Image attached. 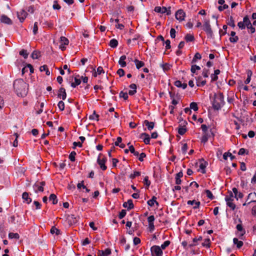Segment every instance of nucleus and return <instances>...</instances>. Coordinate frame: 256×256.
<instances>
[{"instance_id": "13", "label": "nucleus", "mask_w": 256, "mask_h": 256, "mask_svg": "<svg viewBox=\"0 0 256 256\" xmlns=\"http://www.w3.org/2000/svg\"><path fill=\"white\" fill-rule=\"evenodd\" d=\"M140 138H143L144 142L146 144H148L150 142V137L148 134L146 133H142L140 134Z\"/></svg>"}, {"instance_id": "5", "label": "nucleus", "mask_w": 256, "mask_h": 256, "mask_svg": "<svg viewBox=\"0 0 256 256\" xmlns=\"http://www.w3.org/2000/svg\"><path fill=\"white\" fill-rule=\"evenodd\" d=\"M45 185V182H39L36 183L33 186V188L34 190V192L36 193H38V192H42L44 191V188L43 186Z\"/></svg>"}, {"instance_id": "12", "label": "nucleus", "mask_w": 256, "mask_h": 256, "mask_svg": "<svg viewBox=\"0 0 256 256\" xmlns=\"http://www.w3.org/2000/svg\"><path fill=\"white\" fill-rule=\"evenodd\" d=\"M58 96V98H62L63 100H64L66 98V94L64 88H60Z\"/></svg>"}, {"instance_id": "21", "label": "nucleus", "mask_w": 256, "mask_h": 256, "mask_svg": "<svg viewBox=\"0 0 256 256\" xmlns=\"http://www.w3.org/2000/svg\"><path fill=\"white\" fill-rule=\"evenodd\" d=\"M22 198L24 200V202L27 204H30L32 202V198L28 196V194L26 192H24L22 194Z\"/></svg>"}, {"instance_id": "14", "label": "nucleus", "mask_w": 256, "mask_h": 256, "mask_svg": "<svg viewBox=\"0 0 256 256\" xmlns=\"http://www.w3.org/2000/svg\"><path fill=\"white\" fill-rule=\"evenodd\" d=\"M123 206L125 208H127L128 210H131L133 208L134 206L132 203V200L130 199L128 200L127 202H124L123 204Z\"/></svg>"}, {"instance_id": "27", "label": "nucleus", "mask_w": 256, "mask_h": 256, "mask_svg": "<svg viewBox=\"0 0 256 256\" xmlns=\"http://www.w3.org/2000/svg\"><path fill=\"white\" fill-rule=\"evenodd\" d=\"M111 253V251L109 248H106L104 250L99 251L98 256H108Z\"/></svg>"}, {"instance_id": "45", "label": "nucleus", "mask_w": 256, "mask_h": 256, "mask_svg": "<svg viewBox=\"0 0 256 256\" xmlns=\"http://www.w3.org/2000/svg\"><path fill=\"white\" fill-rule=\"evenodd\" d=\"M200 70V68L199 66H196V65H192V66L190 70L192 74H196V70Z\"/></svg>"}, {"instance_id": "20", "label": "nucleus", "mask_w": 256, "mask_h": 256, "mask_svg": "<svg viewBox=\"0 0 256 256\" xmlns=\"http://www.w3.org/2000/svg\"><path fill=\"white\" fill-rule=\"evenodd\" d=\"M232 192L234 194V198L238 200L239 198H242L243 197V194L242 192H238V190L236 188H234L232 189Z\"/></svg>"}, {"instance_id": "2", "label": "nucleus", "mask_w": 256, "mask_h": 256, "mask_svg": "<svg viewBox=\"0 0 256 256\" xmlns=\"http://www.w3.org/2000/svg\"><path fill=\"white\" fill-rule=\"evenodd\" d=\"M224 96L222 93L215 94L212 102V106L214 110H218L224 105Z\"/></svg>"}, {"instance_id": "7", "label": "nucleus", "mask_w": 256, "mask_h": 256, "mask_svg": "<svg viewBox=\"0 0 256 256\" xmlns=\"http://www.w3.org/2000/svg\"><path fill=\"white\" fill-rule=\"evenodd\" d=\"M244 22L246 24V26L248 29L250 30V32L252 34L254 33L255 32V28L252 27L250 21L248 16H246L244 18Z\"/></svg>"}, {"instance_id": "37", "label": "nucleus", "mask_w": 256, "mask_h": 256, "mask_svg": "<svg viewBox=\"0 0 256 256\" xmlns=\"http://www.w3.org/2000/svg\"><path fill=\"white\" fill-rule=\"evenodd\" d=\"M194 40V36L191 34H187L185 36V40L186 42H193Z\"/></svg>"}, {"instance_id": "44", "label": "nucleus", "mask_w": 256, "mask_h": 256, "mask_svg": "<svg viewBox=\"0 0 256 256\" xmlns=\"http://www.w3.org/2000/svg\"><path fill=\"white\" fill-rule=\"evenodd\" d=\"M201 58H202V56H201L200 54L198 52H196L194 54V57L192 58V63L196 62L197 60H200V59H201Z\"/></svg>"}, {"instance_id": "28", "label": "nucleus", "mask_w": 256, "mask_h": 256, "mask_svg": "<svg viewBox=\"0 0 256 256\" xmlns=\"http://www.w3.org/2000/svg\"><path fill=\"white\" fill-rule=\"evenodd\" d=\"M225 200L226 202L227 206L230 207L232 210H234L236 208V205L231 201L230 199L225 198Z\"/></svg>"}, {"instance_id": "15", "label": "nucleus", "mask_w": 256, "mask_h": 256, "mask_svg": "<svg viewBox=\"0 0 256 256\" xmlns=\"http://www.w3.org/2000/svg\"><path fill=\"white\" fill-rule=\"evenodd\" d=\"M0 21L6 24H12V21L11 20L8 18L6 15H2L0 18Z\"/></svg>"}, {"instance_id": "55", "label": "nucleus", "mask_w": 256, "mask_h": 256, "mask_svg": "<svg viewBox=\"0 0 256 256\" xmlns=\"http://www.w3.org/2000/svg\"><path fill=\"white\" fill-rule=\"evenodd\" d=\"M20 55L22 56L24 58H27L28 56V53L27 52V51L24 50H22L20 52Z\"/></svg>"}, {"instance_id": "19", "label": "nucleus", "mask_w": 256, "mask_h": 256, "mask_svg": "<svg viewBox=\"0 0 256 256\" xmlns=\"http://www.w3.org/2000/svg\"><path fill=\"white\" fill-rule=\"evenodd\" d=\"M144 124L147 126L148 130H152L154 126V122H150L148 120H145L144 122Z\"/></svg>"}, {"instance_id": "3", "label": "nucleus", "mask_w": 256, "mask_h": 256, "mask_svg": "<svg viewBox=\"0 0 256 256\" xmlns=\"http://www.w3.org/2000/svg\"><path fill=\"white\" fill-rule=\"evenodd\" d=\"M202 28L209 36L212 37V36L213 32L208 20H204Z\"/></svg>"}, {"instance_id": "10", "label": "nucleus", "mask_w": 256, "mask_h": 256, "mask_svg": "<svg viewBox=\"0 0 256 256\" xmlns=\"http://www.w3.org/2000/svg\"><path fill=\"white\" fill-rule=\"evenodd\" d=\"M185 15V12H184L183 10H179L176 12L175 14V16L176 20H178L180 22H181L184 20Z\"/></svg>"}, {"instance_id": "41", "label": "nucleus", "mask_w": 256, "mask_h": 256, "mask_svg": "<svg viewBox=\"0 0 256 256\" xmlns=\"http://www.w3.org/2000/svg\"><path fill=\"white\" fill-rule=\"evenodd\" d=\"M186 131V129L184 126H180L178 128V133L180 135H183Z\"/></svg>"}, {"instance_id": "63", "label": "nucleus", "mask_w": 256, "mask_h": 256, "mask_svg": "<svg viewBox=\"0 0 256 256\" xmlns=\"http://www.w3.org/2000/svg\"><path fill=\"white\" fill-rule=\"evenodd\" d=\"M144 183L147 187H148L150 186V182L148 180V176H146L144 178Z\"/></svg>"}, {"instance_id": "35", "label": "nucleus", "mask_w": 256, "mask_h": 256, "mask_svg": "<svg viewBox=\"0 0 256 256\" xmlns=\"http://www.w3.org/2000/svg\"><path fill=\"white\" fill-rule=\"evenodd\" d=\"M236 229L238 232H240V235L241 236H244V234H245V230L243 228L241 224H237Z\"/></svg>"}, {"instance_id": "22", "label": "nucleus", "mask_w": 256, "mask_h": 256, "mask_svg": "<svg viewBox=\"0 0 256 256\" xmlns=\"http://www.w3.org/2000/svg\"><path fill=\"white\" fill-rule=\"evenodd\" d=\"M154 11L158 13L165 14L167 12V10L166 8L164 6H156L154 8Z\"/></svg>"}, {"instance_id": "4", "label": "nucleus", "mask_w": 256, "mask_h": 256, "mask_svg": "<svg viewBox=\"0 0 256 256\" xmlns=\"http://www.w3.org/2000/svg\"><path fill=\"white\" fill-rule=\"evenodd\" d=\"M150 251L152 256H162V251L158 246H154L151 247Z\"/></svg>"}, {"instance_id": "59", "label": "nucleus", "mask_w": 256, "mask_h": 256, "mask_svg": "<svg viewBox=\"0 0 256 256\" xmlns=\"http://www.w3.org/2000/svg\"><path fill=\"white\" fill-rule=\"evenodd\" d=\"M38 22H35L34 24L33 30H32L34 34L36 35L38 33Z\"/></svg>"}, {"instance_id": "46", "label": "nucleus", "mask_w": 256, "mask_h": 256, "mask_svg": "<svg viewBox=\"0 0 256 256\" xmlns=\"http://www.w3.org/2000/svg\"><path fill=\"white\" fill-rule=\"evenodd\" d=\"M181 144L182 146V148H181L182 152L183 154H186V151L188 150V144L186 143H184V144L182 143Z\"/></svg>"}, {"instance_id": "34", "label": "nucleus", "mask_w": 256, "mask_h": 256, "mask_svg": "<svg viewBox=\"0 0 256 256\" xmlns=\"http://www.w3.org/2000/svg\"><path fill=\"white\" fill-rule=\"evenodd\" d=\"M49 200L52 202L54 204H56L58 203V199L56 195L54 194H51L49 197Z\"/></svg>"}, {"instance_id": "64", "label": "nucleus", "mask_w": 256, "mask_h": 256, "mask_svg": "<svg viewBox=\"0 0 256 256\" xmlns=\"http://www.w3.org/2000/svg\"><path fill=\"white\" fill-rule=\"evenodd\" d=\"M117 74L120 76V77H122L124 75V71L122 68H120L117 71Z\"/></svg>"}, {"instance_id": "57", "label": "nucleus", "mask_w": 256, "mask_h": 256, "mask_svg": "<svg viewBox=\"0 0 256 256\" xmlns=\"http://www.w3.org/2000/svg\"><path fill=\"white\" fill-rule=\"evenodd\" d=\"M126 210H122L119 214V215H118L119 218L122 219L123 218H124L125 216L126 215Z\"/></svg>"}, {"instance_id": "17", "label": "nucleus", "mask_w": 256, "mask_h": 256, "mask_svg": "<svg viewBox=\"0 0 256 256\" xmlns=\"http://www.w3.org/2000/svg\"><path fill=\"white\" fill-rule=\"evenodd\" d=\"M187 204L188 205H194L193 208L197 209L199 208L200 203V202H196L195 200H188L187 202Z\"/></svg>"}, {"instance_id": "54", "label": "nucleus", "mask_w": 256, "mask_h": 256, "mask_svg": "<svg viewBox=\"0 0 256 256\" xmlns=\"http://www.w3.org/2000/svg\"><path fill=\"white\" fill-rule=\"evenodd\" d=\"M98 116L96 114L95 112H94L90 116L89 118L91 120H98Z\"/></svg>"}, {"instance_id": "38", "label": "nucleus", "mask_w": 256, "mask_h": 256, "mask_svg": "<svg viewBox=\"0 0 256 256\" xmlns=\"http://www.w3.org/2000/svg\"><path fill=\"white\" fill-rule=\"evenodd\" d=\"M40 70L41 72H46V74L48 76H49L50 74V72L48 70V66L46 65L41 66L40 68Z\"/></svg>"}, {"instance_id": "43", "label": "nucleus", "mask_w": 256, "mask_h": 256, "mask_svg": "<svg viewBox=\"0 0 256 256\" xmlns=\"http://www.w3.org/2000/svg\"><path fill=\"white\" fill-rule=\"evenodd\" d=\"M190 110H193L194 111H196L198 110V104L195 102H192L190 104Z\"/></svg>"}, {"instance_id": "49", "label": "nucleus", "mask_w": 256, "mask_h": 256, "mask_svg": "<svg viewBox=\"0 0 256 256\" xmlns=\"http://www.w3.org/2000/svg\"><path fill=\"white\" fill-rule=\"evenodd\" d=\"M120 97L122 98L124 100H126L128 98V93L126 92H124L122 91H121L120 93Z\"/></svg>"}, {"instance_id": "53", "label": "nucleus", "mask_w": 256, "mask_h": 256, "mask_svg": "<svg viewBox=\"0 0 256 256\" xmlns=\"http://www.w3.org/2000/svg\"><path fill=\"white\" fill-rule=\"evenodd\" d=\"M238 28L242 30H244L246 28V24L244 22V20H243V22H240L238 24Z\"/></svg>"}, {"instance_id": "52", "label": "nucleus", "mask_w": 256, "mask_h": 256, "mask_svg": "<svg viewBox=\"0 0 256 256\" xmlns=\"http://www.w3.org/2000/svg\"><path fill=\"white\" fill-rule=\"evenodd\" d=\"M40 56V52L37 51H34L32 54L31 56L34 59H37L38 58V56Z\"/></svg>"}, {"instance_id": "18", "label": "nucleus", "mask_w": 256, "mask_h": 256, "mask_svg": "<svg viewBox=\"0 0 256 256\" xmlns=\"http://www.w3.org/2000/svg\"><path fill=\"white\" fill-rule=\"evenodd\" d=\"M126 57L125 55L122 56L120 60H118V64L121 67L124 68L126 66V64L125 62V60H126Z\"/></svg>"}, {"instance_id": "51", "label": "nucleus", "mask_w": 256, "mask_h": 256, "mask_svg": "<svg viewBox=\"0 0 256 256\" xmlns=\"http://www.w3.org/2000/svg\"><path fill=\"white\" fill-rule=\"evenodd\" d=\"M76 155V152L74 151L72 152L69 155V158L72 162H74L75 160V156Z\"/></svg>"}, {"instance_id": "31", "label": "nucleus", "mask_w": 256, "mask_h": 256, "mask_svg": "<svg viewBox=\"0 0 256 256\" xmlns=\"http://www.w3.org/2000/svg\"><path fill=\"white\" fill-rule=\"evenodd\" d=\"M210 136V135L208 133L204 134L201 138V142L204 144L208 142Z\"/></svg>"}, {"instance_id": "56", "label": "nucleus", "mask_w": 256, "mask_h": 256, "mask_svg": "<svg viewBox=\"0 0 256 256\" xmlns=\"http://www.w3.org/2000/svg\"><path fill=\"white\" fill-rule=\"evenodd\" d=\"M170 244V242L168 241V240H166L165 241L162 245H161V246L160 247L162 249V250H164L165 249L167 246H169V244Z\"/></svg>"}, {"instance_id": "60", "label": "nucleus", "mask_w": 256, "mask_h": 256, "mask_svg": "<svg viewBox=\"0 0 256 256\" xmlns=\"http://www.w3.org/2000/svg\"><path fill=\"white\" fill-rule=\"evenodd\" d=\"M206 168V162H202L200 164V169L202 170V173H204L205 172V168Z\"/></svg>"}, {"instance_id": "39", "label": "nucleus", "mask_w": 256, "mask_h": 256, "mask_svg": "<svg viewBox=\"0 0 256 256\" xmlns=\"http://www.w3.org/2000/svg\"><path fill=\"white\" fill-rule=\"evenodd\" d=\"M8 238L10 239H18L20 236L18 233L10 232L8 234Z\"/></svg>"}, {"instance_id": "6", "label": "nucleus", "mask_w": 256, "mask_h": 256, "mask_svg": "<svg viewBox=\"0 0 256 256\" xmlns=\"http://www.w3.org/2000/svg\"><path fill=\"white\" fill-rule=\"evenodd\" d=\"M101 156L102 154H100L98 158L97 162L98 164L100 165V168L102 170H105L106 169V166L105 165L106 159V158H101Z\"/></svg>"}, {"instance_id": "29", "label": "nucleus", "mask_w": 256, "mask_h": 256, "mask_svg": "<svg viewBox=\"0 0 256 256\" xmlns=\"http://www.w3.org/2000/svg\"><path fill=\"white\" fill-rule=\"evenodd\" d=\"M160 66L162 68L163 70L166 72L170 70L172 66L168 63H165L160 64Z\"/></svg>"}, {"instance_id": "50", "label": "nucleus", "mask_w": 256, "mask_h": 256, "mask_svg": "<svg viewBox=\"0 0 256 256\" xmlns=\"http://www.w3.org/2000/svg\"><path fill=\"white\" fill-rule=\"evenodd\" d=\"M228 24L232 28L235 27L236 26H235V24H234V21L232 16L230 17V18L228 20Z\"/></svg>"}, {"instance_id": "8", "label": "nucleus", "mask_w": 256, "mask_h": 256, "mask_svg": "<svg viewBox=\"0 0 256 256\" xmlns=\"http://www.w3.org/2000/svg\"><path fill=\"white\" fill-rule=\"evenodd\" d=\"M69 41L67 38L64 36H61L60 38V48L64 50L66 49V46L68 45Z\"/></svg>"}, {"instance_id": "33", "label": "nucleus", "mask_w": 256, "mask_h": 256, "mask_svg": "<svg viewBox=\"0 0 256 256\" xmlns=\"http://www.w3.org/2000/svg\"><path fill=\"white\" fill-rule=\"evenodd\" d=\"M109 45L112 48H115L118 45V42L116 39H112L110 40Z\"/></svg>"}, {"instance_id": "58", "label": "nucleus", "mask_w": 256, "mask_h": 256, "mask_svg": "<svg viewBox=\"0 0 256 256\" xmlns=\"http://www.w3.org/2000/svg\"><path fill=\"white\" fill-rule=\"evenodd\" d=\"M140 172H137V171H136L134 172L133 174H132L130 176V178H131V179H134V178H135L136 176H140Z\"/></svg>"}, {"instance_id": "32", "label": "nucleus", "mask_w": 256, "mask_h": 256, "mask_svg": "<svg viewBox=\"0 0 256 256\" xmlns=\"http://www.w3.org/2000/svg\"><path fill=\"white\" fill-rule=\"evenodd\" d=\"M233 242L234 244L236 245L238 248H240L243 245V242L241 240H238L237 238H234L233 239Z\"/></svg>"}, {"instance_id": "1", "label": "nucleus", "mask_w": 256, "mask_h": 256, "mask_svg": "<svg viewBox=\"0 0 256 256\" xmlns=\"http://www.w3.org/2000/svg\"><path fill=\"white\" fill-rule=\"evenodd\" d=\"M14 92L18 96H26L28 92V84L22 78L16 80L13 83Z\"/></svg>"}, {"instance_id": "11", "label": "nucleus", "mask_w": 256, "mask_h": 256, "mask_svg": "<svg viewBox=\"0 0 256 256\" xmlns=\"http://www.w3.org/2000/svg\"><path fill=\"white\" fill-rule=\"evenodd\" d=\"M28 15L27 12L24 10L17 12V16L20 22H23Z\"/></svg>"}, {"instance_id": "16", "label": "nucleus", "mask_w": 256, "mask_h": 256, "mask_svg": "<svg viewBox=\"0 0 256 256\" xmlns=\"http://www.w3.org/2000/svg\"><path fill=\"white\" fill-rule=\"evenodd\" d=\"M236 32L234 31H232L230 32V41L232 43H236L238 40V36H236Z\"/></svg>"}, {"instance_id": "36", "label": "nucleus", "mask_w": 256, "mask_h": 256, "mask_svg": "<svg viewBox=\"0 0 256 256\" xmlns=\"http://www.w3.org/2000/svg\"><path fill=\"white\" fill-rule=\"evenodd\" d=\"M134 62L135 63L136 68L138 69H140V68L142 67L144 64V62L140 61L138 60H135Z\"/></svg>"}, {"instance_id": "48", "label": "nucleus", "mask_w": 256, "mask_h": 256, "mask_svg": "<svg viewBox=\"0 0 256 256\" xmlns=\"http://www.w3.org/2000/svg\"><path fill=\"white\" fill-rule=\"evenodd\" d=\"M228 156H230V158L231 160H233V158H234V156L232 155V154L231 153H230V152H225L224 153V154H223V158L224 160H226L228 159Z\"/></svg>"}, {"instance_id": "23", "label": "nucleus", "mask_w": 256, "mask_h": 256, "mask_svg": "<svg viewBox=\"0 0 256 256\" xmlns=\"http://www.w3.org/2000/svg\"><path fill=\"white\" fill-rule=\"evenodd\" d=\"M130 88L131 90H130L128 92V94L130 96H132L136 92V86L134 84H130Z\"/></svg>"}, {"instance_id": "25", "label": "nucleus", "mask_w": 256, "mask_h": 256, "mask_svg": "<svg viewBox=\"0 0 256 256\" xmlns=\"http://www.w3.org/2000/svg\"><path fill=\"white\" fill-rule=\"evenodd\" d=\"M174 86L178 88H182L183 90H184L187 87L186 84H182L180 80L176 81L174 82Z\"/></svg>"}, {"instance_id": "47", "label": "nucleus", "mask_w": 256, "mask_h": 256, "mask_svg": "<svg viewBox=\"0 0 256 256\" xmlns=\"http://www.w3.org/2000/svg\"><path fill=\"white\" fill-rule=\"evenodd\" d=\"M58 106L60 111H62L64 110V103L62 100L58 102Z\"/></svg>"}, {"instance_id": "40", "label": "nucleus", "mask_w": 256, "mask_h": 256, "mask_svg": "<svg viewBox=\"0 0 256 256\" xmlns=\"http://www.w3.org/2000/svg\"><path fill=\"white\" fill-rule=\"evenodd\" d=\"M252 75V72L251 70H248V72H247V78L246 79V80H245L244 82V83L246 84H248L250 83V80H251V76Z\"/></svg>"}, {"instance_id": "62", "label": "nucleus", "mask_w": 256, "mask_h": 256, "mask_svg": "<svg viewBox=\"0 0 256 256\" xmlns=\"http://www.w3.org/2000/svg\"><path fill=\"white\" fill-rule=\"evenodd\" d=\"M206 192L208 198L210 200H212L214 198L213 194L210 190H206Z\"/></svg>"}, {"instance_id": "42", "label": "nucleus", "mask_w": 256, "mask_h": 256, "mask_svg": "<svg viewBox=\"0 0 256 256\" xmlns=\"http://www.w3.org/2000/svg\"><path fill=\"white\" fill-rule=\"evenodd\" d=\"M50 232L52 234H55L57 236L59 235L60 234V230H59L54 226H52L51 228Z\"/></svg>"}, {"instance_id": "26", "label": "nucleus", "mask_w": 256, "mask_h": 256, "mask_svg": "<svg viewBox=\"0 0 256 256\" xmlns=\"http://www.w3.org/2000/svg\"><path fill=\"white\" fill-rule=\"evenodd\" d=\"M156 198L154 196L152 199L148 200L147 202L148 204L150 206H152L156 204L157 206H158V203L156 200Z\"/></svg>"}, {"instance_id": "9", "label": "nucleus", "mask_w": 256, "mask_h": 256, "mask_svg": "<svg viewBox=\"0 0 256 256\" xmlns=\"http://www.w3.org/2000/svg\"><path fill=\"white\" fill-rule=\"evenodd\" d=\"M155 218L154 216H150L148 218V228L150 232H152L154 230V221Z\"/></svg>"}, {"instance_id": "30", "label": "nucleus", "mask_w": 256, "mask_h": 256, "mask_svg": "<svg viewBox=\"0 0 256 256\" xmlns=\"http://www.w3.org/2000/svg\"><path fill=\"white\" fill-rule=\"evenodd\" d=\"M74 82H72L71 84V86L72 88H76V86H78L81 80L80 78H78L76 76L74 78Z\"/></svg>"}, {"instance_id": "61", "label": "nucleus", "mask_w": 256, "mask_h": 256, "mask_svg": "<svg viewBox=\"0 0 256 256\" xmlns=\"http://www.w3.org/2000/svg\"><path fill=\"white\" fill-rule=\"evenodd\" d=\"M210 239H208V238L205 239L202 244L204 246L209 248L210 245Z\"/></svg>"}, {"instance_id": "24", "label": "nucleus", "mask_w": 256, "mask_h": 256, "mask_svg": "<svg viewBox=\"0 0 256 256\" xmlns=\"http://www.w3.org/2000/svg\"><path fill=\"white\" fill-rule=\"evenodd\" d=\"M248 198L250 200L248 202V204L251 202H256V193H250L248 194Z\"/></svg>"}]
</instances>
